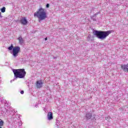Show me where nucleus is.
<instances>
[{
  "mask_svg": "<svg viewBox=\"0 0 128 128\" xmlns=\"http://www.w3.org/2000/svg\"><path fill=\"white\" fill-rule=\"evenodd\" d=\"M34 18H37L39 22H40L42 20H44L48 18V15L46 14V9L40 8L34 13Z\"/></svg>",
  "mask_w": 128,
  "mask_h": 128,
  "instance_id": "obj_1",
  "label": "nucleus"
},
{
  "mask_svg": "<svg viewBox=\"0 0 128 128\" xmlns=\"http://www.w3.org/2000/svg\"><path fill=\"white\" fill-rule=\"evenodd\" d=\"M94 35L96 36L98 38H100V40H106L110 34H112V31H98L95 30L94 32Z\"/></svg>",
  "mask_w": 128,
  "mask_h": 128,
  "instance_id": "obj_2",
  "label": "nucleus"
},
{
  "mask_svg": "<svg viewBox=\"0 0 128 128\" xmlns=\"http://www.w3.org/2000/svg\"><path fill=\"white\" fill-rule=\"evenodd\" d=\"M13 72L16 78H24L26 74V72L24 69H17L14 70Z\"/></svg>",
  "mask_w": 128,
  "mask_h": 128,
  "instance_id": "obj_3",
  "label": "nucleus"
},
{
  "mask_svg": "<svg viewBox=\"0 0 128 128\" xmlns=\"http://www.w3.org/2000/svg\"><path fill=\"white\" fill-rule=\"evenodd\" d=\"M9 50H12V56L14 58H16L18 56V54L20 52V47L16 46L14 47L12 44H11L10 46L8 48Z\"/></svg>",
  "mask_w": 128,
  "mask_h": 128,
  "instance_id": "obj_4",
  "label": "nucleus"
},
{
  "mask_svg": "<svg viewBox=\"0 0 128 128\" xmlns=\"http://www.w3.org/2000/svg\"><path fill=\"white\" fill-rule=\"evenodd\" d=\"M42 80H38L36 82V86L38 88H40L42 87Z\"/></svg>",
  "mask_w": 128,
  "mask_h": 128,
  "instance_id": "obj_5",
  "label": "nucleus"
},
{
  "mask_svg": "<svg viewBox=\"0 0 128 128\" xmlns=\"http://www.w3.org/2000/svg\"><path fill=\"white\" fill-rule=\"evenodd\" d=\"M20 22L22 24H23V26H26V24H28V20H26V17L22 18L20 20Z\"/></svg>",
  "mask_w": 128,
  "mask_h": 128,
  "instance_id": "obj_6",
  "label": "nucleus"
},
{
  "mask_svg": "<svg viewBox=\"0 0 128 128\" xmlns=\"http://www.w3.org/2000/svg\"><path fill=\"white\" fill-rule=\"evenodd\" d=\"M48 118L49 120H52L54 118V117H52V112H49L47 115Z\"/></svg>",
  "mask_w": 128,
  "mask_h": 128,
  "instance_id": "obj_7",
  "label": "nucleus"
},
{
  "mask_svg": "<svg viewBox=\"0 0 128 128\" xmlns=\"http://www.w3.org/2000/svg\"><path fill=\"white\" fill-rule=\"evenodd\" d=\"M18 40L20 44H24V40H22V38L19 37Z\"/></svg>",
  "mask_w": 128,
  "mask_h": 128,
  "instance_id": "obj_8",
  "label": "nucleus"
},
{
  "mask_svg": "<svg viewBox=\"0 0 128 128\" xmlns=\"http://www.w3.org/2000/svg\"><path fill=\"white\" fill-rule=\"evenodd\" d=\"M92 114H86V118L88 120H90V118H92Z\"/></svg>",
  "mask_w": 128,
  "mask_h": 128,
  "instance_id": "obj_9",
  "label": "nucleus"
},
{
  "mask_svg": "<svg viewBox=\"0 0 128 128\" xmlns=\"http://www.w3.org/2000/svg\"><path fill=\"white\" fill-rule=\"evenodd\" d=\"M4 126V121L2 119H0V126Z\"/></svg>",
  "mask_w": 128,
  "mask_h": 128,
  "instance_id": "obj_10",
  "label": "nucleus"
},
{
  "mask_svg": "<svg viewBox=\"0 0 128 128\" xmlns=\"http://www.w3.org/2000/svg\"><path fill=\"white\" fill-rule=\"evenodd\" d=\"M1 12H6V7H3L1 8Z\"/></svg>",
  "mask_w": 128,
  "mask_h": 128,
  "instance_id": "obj_11",
  "label": "nucleus"
},
{
  "mask_svg": "<svg viewBox=\"0 0 128 128\" xmlns=\"http://www.w3.org/2000/svg\"><path fill=\"white\" fill-rule=\"evenodd\" d=\"M20 92L21 94H24V90H22Z\"/></svg>",
  "mask_w": 128,
  "mask_h": 128,
  "instance_id": "obj_12",
  "label": "nucleus"
},
{
  "mask_svg": "<svg viewBox=\"0 0 128 128\" xmlns=\"http://www.w3.org/2000/svg\"><path fill=\"white\" fill-rule=\"evenodd\" d=\"M46 8H50V4H48L46 5Z\"/></svg>",
  "mask_w": 128,
  "mask_h": 128,
  "instance_id": "obj_13",
  "label": "nucleus"
},
{
  "mask_svg": "<svg viewBox=\"0 0 128 128\" xmlns=\"http://www.w3.org/2000/svg\"><path fill=\"white\" fill-rule=\"evenodd\" d=\"M45 40H48V37L45 38Z\"/></svg>",
  "mask_w": 128,
  "mask_h": 128,
  "instance_id": "obj_14",
  "label": "nucleus"
},
{
  "mask_svg": "<svg viewBox=\"0 0 128 128\" xmlns=\"http://www.w3.org/2000/svg\"><path fill=\"white\" fill-rule=\"evenodd\" d=\"M0 128H2V127L0 126Z\"/></svg>",
  "mask_w": 128,
  "mask_h": 128,
  "instance_id": "obj_15",
  "label": "nucleus"
}]
</instances>
